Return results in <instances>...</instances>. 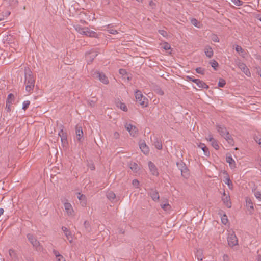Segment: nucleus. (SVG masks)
Returning a JSON list of instances; mask_svg holds the SVG:
<instances>
[{
    "label": "nucleus",
    "mask_w": 261,
    "mask_h": 261,
    "mask_svg": "<svg viewBox=\"0 0 261 261\" xmlns=\"http://www.w3.org/2000/svg\"><path fill=\"white\" fill-rule=\"evenodd\" d=\"M25 90L31 93L34 88L35 79L29 69H25Z\"/></svg>",
    "instance_id": "1"
},
{
    "label": "nucleus",
    "mask_w": 261,
    "mask_h": 261,
    "mask_svg": "<svg viewBox=\"0 0 261 261\" xmlns=\"http://www.w3.org/2000/svg\"><path fill=\"white\" fill-rule=\"evenodd\" d=\"M61 201L64 205V210L66 215L69 217H73L75 215V212L71 204L68 202L66 197H62Z\"/></svg>",
    "instance_id": "2"
},
{
    "label": "nucleus",
    "mask_w": 261,
    "mask_h": 261,
    "mask_svg": "<svg viewBox=\"0 0 261 261\" xmlns=\"http://www.w3.org/2000/svg\"><path fill=\"white\" fill-rule=\"evenodd\" d=\"M27 238L30 243L37 251H41L43 249L39 241L37 240L36 237L31 233H28L27 236Z\"/></svg>",
    "instance_id": "3"
},
{
    "label": "nucleus",
    "mask_w": 261,
    "mask_h": 261,
    "mask_svg": "<svg viewBox=\"0 0 261 261\" xmlns=\"http://www.w3.org/2000/svg\"><path fill=\"white\" fill-rule=\"evenodd\" d=\"M217 129L218 132L219 133L222 137H223L228 142H230L232 140V138L225 126L222 125H217Z\"/></svg>",
    "instance_id": "4"
},
{
    "label": "nucleus",
    "mask_w": 261,
    "mask_h": 261,
    "mask_svg": "<svg viewBox=\"0 0 261 261\" xmlns=\"http://www.w3.org/2000/svg\"><path fill=\"white\" fill-rule=\"evenodd\" d=\"M177 166L178 169L180 171L181 174L185 178H187L189 176V172L186 165L182 162L177 163Z\"/></svg>",
    "instance_id": "5"
},
{
    "label": "nucleus",
    "mask_w": 261,
    "mask_h": 261,
    "mask_svg": "<svg viewBox=\"0 0 261 261\" xmlns=\"http://www.w3.org/2000/svg\"><path fill=\"white\" fill-rule=\"evenodd\" d=\"M228 245L230 247H233L238 244V239L233 231H230L227 237Z\"/></svg>",
    "instance_id": "6"
},
{
    "label": "nucleus",
    "mask_w": 261,
    "mask_h": 261,
    "mask_svg": "<svg viewBox=\"0 0 261 261\" xmlns=\"http://www.w3.org/2000/svg\"><path fill=\"white\" fill-rule=\"evenodd\" d=\"M221 200L223 203V204L228 208H230L231 207V201L230 200V197L229 193H226L224 191L222 193V196L221 197Z\"/></svg>",
    "instance_id": "7"
},
{
    "label": "nucleus",
    "mask_w": 261,
    "mask_h": 261,
    "mask_svg": "<svg viewBox=\"0 0 261 261\" xmlns=\"http://www.w3.org/2000/svg\"><path fill=\"white\" fill-rule=\"evenodd\" d=\"M187 78L191 81L195 83L199 88L203 89H208V86L202 81L199 79H196L190 76H187Z\"/></svg>",
    "instance_id": "8"
},
{
    "label": "nucleus",
    "mask_w": 261,
    "mask_h": 261,
    "mask_svg": "<svg viewBox=\"0 0 261 261\" xmlns=\"http://www.w3.org/2000/svg\"><path fill=\"white\" fill-rule=\"evenodd\" d=\"M135 94L136 101L138 102L140 105L144 106L145 101L147 100V99L144 96H143L142 92L139 90H137L135 92Z\"/></svg>",
    "instance_id": "9"
},
{
    "label": "nucleus",
    "mask_w": 261,
    "mask_h": 261,
    "mask_svg": "<svg viewBox=\"0 0 261 261\" xmlns=\"http://www.w3.org/2000/svg\"><path fill=\"white\" fill-rule=\"evenodd\" d=\"M125 128L126 129V130L129 133L130 135L133 137H136L138 135V129L137 127L133 125L132 124L130 123H126L124 125Z\"/></svg>",
    "instance_id": "10"
},
{
    "label": "nucleus",
    "mask_w": 261,
    "mask_h": 261,
    "mask_svg": "<svg viewBox=\"0 0 261 261\" xmlns=\"http://www.w3.org/2000/svg\"><path fill=\"white\" fill-rule=\"evenodd\" d=\"M94 77L98 78L99 80L104 84H108L109 83V80L106 75L99 71L95 72L94 73Z\"/></svg>",
    "instance_id": "11"
},
{
    "label": "nucleus",
    "mask_w": 261,
    "mask_h": 261,
    "mask_svg": "<svg viewBox=\"0 0 261 261\" xmlns=\"http://www.w3.org/2000/svg\"><path fill=\"white\" fill-rule=\"evenodd\" d=\"M82 35L87 36L96 38L98 37V34L94 31H91L88 28H84Z\"/></svg>",
    "instance_id": "12"
},
{
    "label": "nucleus",
    "mask_w": 261,
    "mask_h": 261,
    "mask_svg": "<svg viewBox=\"0 0 261 261\" xmlns=\"http://www.w3.org/2000/svg\"><path fill=\"white\" fill-rule=\"evenodd\" d=\"M206 139L207 141L211 142V145L215 149L217 150L219 148V146L217 141L213 138L212 134H208L206 137Z\"/></svg>",
    "instance_id": "13"
},
{
    "label": "nucleus",
    "mask_w": 261,
    "mask_h": 261,
    "mask_svg": "<svg viewBox=\"0 0 261 261\" xmlns=\"http://www.w3.org/2000/svg\"><path fill=\"white\" fill-rule=\"evenodd\" d=\"M148 166L151 174L155 176H158L159 174V172L158 171V169L155 166V165L151 162L149 161L148 162Z\"/></svg>",
    "instance_id": "14"
},
{
    "label": "nucleus",
    "mask_w": 261,
    "mask_h": 261,
    "mask_svg": "<svg viewBox=\"0 0 261 261\" xmlns=\"http://www.w3.org/2000/svg\"><path fill=\"white\" fill-rule=\"evenodd\" d=\"M148 194L154 201H157L159 200L160 196L158 192L156 190L151 189L149 192Z\"/></svg>",
    "instance_id": "15"
},
{
    "label": "nucleus",
    "mask_w": 261,
    "mask_h": 261,
    "mask_svg": "<svg viewBox=\"0 0 261 261\" xmlns=\"http://www.w3.org/2000/svg\"><path fill=\"white\" fill-rule=\"evenodd\" d=\"M238 66L239 68L242 70V71L243 72L244 74H245L247 76H250V71L244 63H240L239 64Z\"/></svg>",
    "instance_id": "16"
},
{
    "label": "nucleus",
    "mask_w": 261,
    "mask_h": 261,
    "mask_svg": "<svg viewBox=\"0 0 261 261\" xmlns=\"http://www.w3.org/2000/svg\"><path fill=\"white\" fill-rule=\"evenodd\" d=\"M76 136L77 140L79 142H81L83 136V132L82 127L76 126Z\"/></svg>",
    "instance_id": "17"
},
{
    "label": "nucleus",
    "mask_w": 261,
    "mask_h": 261,
    "mask_svg": "<svg viewBox=\"0 0 261 261\" xmlns=\"http://www.w3.org/2000/svg\"><path fill=\"white\" fill-rule=\"evenodd\" d=\"M235 50L242 57L245 58L246 57L247 52L240 46L237 45L235 47Z\"/></svg>",
    "instance_id": "18"
},
{
    "label": "nucleus",
    "mask_w": 261,
    "mask_h": 261,
    "mask_svg": "<svg viewBox=\"0 0 261 261\" xmlns=\"http://www.w3.org/2000/svg\"><path fill=\"white\" fill-rule=\"evenodd\" d=\"M129 167L132 171L135 173H137L139 170L140 168L138 165L134 162H130L129 163Z\"/></svg>",
    "instance_id": "19"
},
{
    "label": "nucleus",
    "mask_w": 261,
    "mask_h": 261,
    "mask_svg": "<svg viewBox=\"0 0 261 261\" xmlns=\"http://www.w3.org/2000/svg\"><path fill=\"white\" fill-rule=\"evenodd\" d=\"M139 146L140 149L144 154H147L149 153V148L144 142L140 143Z\"/></svg>",
    "instance_id": "20"
},
{
    "label": "nucleus",
    "mask_w": 261,
    "mask_h": 261,
    "mask_svg": "<svg viewBox=\"0 0 261 261\" xmlns=\"http://www.w3.org/2000/svg\"><path fill=\"white\" fill-rule=\"evenodd\" d=\"M246 206L249 211H253L254 210L253 204L251 199L249 197L246 198Z\"/></svg>",
    "instance_id": "21"
},
{
    "label": "nucleus",
    "mask_w": 261,
    "mask_h": 261,
    "mask_svg": "<svg viewBox=\"0 0 261 261\" xmlns=\"http://www.w3.org/2000/svg\"><path fill=\"white\" fill-rule=\"evenodd\" d=\"M9 255L12 259H13L15 261H16L18 259V257L17 253L14 250L11 249H9Z\"/></svg>",
    "instance_id": "22"
},
{
    "label": "nucleus",
    "mask_w": 261,
    "mask_h": 261,
    "mask_svg": "<svg viewBox=\"0 0 261 261\" xmlns=\"http://www.w3.org/2000/svg\"><path fill=\"white\" fill-rule=\"evenodd\" d=\"M153 143H154V145L156 149H159V150L162 149V142H161V141L160 139H159L157 138H155Z\"/></svg>",
    "instance_id": "23"
},
{
    "label": "nucleus",
    "mask_w": 261,
    "mask_h": 261,
    "mask_svg": "<svg viewBox=\"0 0 261 261\" xmlns=\"http://www.w3.org/2000/svg\"><path fill=\"white\" fill-rule=\"evenodd\" d=\"M226 160L231 169H234L236 167L235 161L231 156H227Z\"/></svg>",
    "instance_id": "24"
},
{
    "label": "nucleus",
    "mask_w": 261,
    "mask_h": 261,
    "mask_svg": "<svg viewBox=\"0 0 261 261\" xmlns=\"http://www.w3.org/2000/svg\"><path fill=\"white\" fill-rule=\"evenodd\" d=\"M59 136L61 137V141L63 143H66L67 142V137L66 134L64 133L63 129H61L58 133Z\"/></svg>",
    "instance_id": "25"
},
{
    "label": "nucleus",
    "mask_w": 261,
    "mask_h": 261,
    "mask_svg": "<svg viewBox=\"0 0 261 261\" xmlns=\"http://www.w3.org/2000/svg\"><path fill=\"white\" fill-rule=\"evenodd\" d=\"M204 52L206 55V56L208 57L211 58L213 55V51L212 48L210 46H206L204 49Z\"/></svg>",
    "instance_id": "26"
},
{
    "label": "nucleus",
    "mask_w": 261,
    "mask_h": 261,
    "mask_svg": "<svg viewBox=\"0 0 261 261\" xmlns=\"http://www.w3.org/2000/svg\"><path fill=\"white\" fill-rule=\"evenodd\" d=\"M116 105L118 108H120L121 110L124 112H126L127 111V108L125 104L120 101H117Z\"/></svg>",
    "instance_id": "27"
},
{
    "label": "nucleus",
    "mask_w": 261,
    "mask_h": 261,
    "mask_svg": "<svg viewBox=\"0 0 261 261\" xmlns=\"http://www.w3.org/2000/svg\"><path fill=\"white\" fill-rule=\"evenodd\" d=\"M3 1L5 5L12 7L16 6L18 3L17 0H3Z\"/></svg>",
    "instance_id": "28"
},
{
    "label": "nucleus",
    "mask_w": 261,
    "mask_h": 261,
    "mask_svg": "<svg viewBox=\"0 0 261 261\" xmlns=\"http://www.w3.org/2000/svg\"><path fill=\"white\" fill-rule=\"evenodd\" d=\"M195 255L198 261H201L203 259V251L201 249H197Z\"/></svg>",
    "instance_id": "29"
},
{
    "label": "nucleus",
    "mask_w": 261,
    "mask_h": 261,
    "mask_svg": "<svg viewBox=\"0 0 261 261\" xmlns=\"http://www.w3.org/2000/svg\"><path fill=\"white\" fill-rule=\"evenodd\" d=\"M119 72L120 74L122 76V77L124 79H127L128 81L129 80V77L127 75V72L125 69H120L119 70Z\"/></svg>",
    "instance_id": "30"
},
{
    "label": "nucleus",
    "mask_w": 261,
    "mask_h": 261,
    "mask_svg": "<svg viewBox=\"0 0 261 261\" xmlns=\"http://www.w3.org/2000/svg\"><path fill=\"white\" fill-rule=\"evenodd\" d=\"M225 184H226L229 188L231 190L233 189V184L232 182L231 181L228 175H227V176L225 177V180H224Z\"/></svg>",
    "instance_id": "31"
},
{
    "label": "nucleus",
    "mask_w": 261,
    "mask_h": 261,
    "mask_svg": "<svg viewBox=\"0 0 261 261\" xmlns=\"http://www.w3.org/2000/svg\"><path fill=\"white\" fill-rule=\"evenodd\" d=\"M14 101V96L13 94L10 93L7 97L6 103L12 104Z\"/></svg>",
    "instance_id": "32"
},
{
    "label": "nucleus",
    "mask_w": 261,
    "mask_h": 261,
    "mask_svg": "<svg viewBox=\"0 0 261 261\" xmlns=\"http://www.w3.org/2000/svg\"><path fill=\"white\" fill-rule=\"evenodd\" d=\"M74 29L80 34L82 35L84 28L81 27L79 24H75L73 25Z\"/></svg>",
    "instance_id": "33"
},
{
    "label": "nucleus",
    "mask_w": 261,
    "mask_h": 261,
    "mask_svg": "<svg viewBox=\"0 0 261 261\" xmlns=\"http://www.w3.org/2000/svg\"><path fill=\"white\" fill-rule=\"evenodd\" d=\"M64 234L67 238V239L69 240V242L72 243L73 237L71 232L69 230L68 231L65 233Z\"/></svg>",
    "instance_id": "34"
},
{
    "label": "nucleus",
    "mask_w": 261,
    "mask_h": 261,
    "mask_svg": "<svg viewBox=\"0 0 261 261\" xmlns=\"http://www.w3.org/2000/svg\"><path fill=\"white\" fill-rule=\"evenodd\" d=\"M107 196V198L110 200H114L116 197L115 194L113 192H110L108 193Z\"/></svg>",
    "instance_id": "35"
},
{
    "label": "nucleus",
    "mask_w": 261,
    "mask_h": 261,
    "mask_svg": "<svg viewBox=\"0 0 261 261\" xmlns=\"http://www.w3.org/2000/svg\"><path fill=\"white\" fill-rule=\"evenodd\" d=\"M161 207L166 211H169L170 209V205L169 204L168 202L161 204Z\"/></svg>",
    "instance_id": "36"
},
{
    "label": "nucleus",
    "mask_w": 261,
    "mask_h": 261,
    "mask_svg": "<svg viewBox=\"0 0 261 261\" xmlns=\"http://www.w3.org/2000/svg\"><path fill=\"white\" fill-rule=\"evenodd\" d=\"M110 26H111V24H108L107 26V29H109L108 30V31L109 33L111 34H116L118 33L117 30H114V29H110Z\"/></svg>",
    "instance_id": "37"
},
{
    "label": "nucleus",
    "mask_w": 261,
    "mask_h": 261,
    "mask_svg": "<svg viewBox=\"0 0 261 261\" xmlns=\"http://www.w3.org/2000/svg\"><path fill=\"white\" fill-rule=\"evenodd\" d=\"M231 2L237 6H241L243 4V2L241 0H231Z\"/></svg>",
    "instance_id": "38"
},
{
    "label": "nucleus",
    "mask_w": 261,
    "mask_h": 261,
    "mask_svg": "<svg viewBox=\"0 0 261 261\" xmlns=\"http://www.w3.org/2000/svg\"><path fill=\"white\" fill-rule=\"evenodd\" d=\"M221 221H222V223L225 224V225H226L227 223V222H228V219H227V217L226 214H224L221 217Z\"/></svg>",
    "instance_id": "39"
},
{
    "label": "nucleus",
    "mask_w": 261,
    "mask_h": 261,
    "mask_svg": "<svg viewBox=\"0 0 261 261\" xmlns=\"http://www.w3.org/2000/svg\"><path fill=\"white\" fill-rule=\"evenodd\" d=\"M30 104V102L29 100L24 101L22 103V109L25 110Z\"/></svg>",
    "instance_id": "40"
},
{
    "label": "nucleus",
    "mask_w": 261,
    "mask_h": 261,
    "mask_svg": "<svg viewBox=\"0 0 261 261\" xmlns=\"http://www.w3.org/2000/svg\"><path fill=\"white\" fill-rule=\"evenodd\" d=\"M201 149L203 150L204 154L205 156H209L210 152L208 149L206 147V146H203Z\"/></svg>",
    "instance_id": "41"
},
{
    "label": "nucleus",
    "mask_w": 261,
    "mask_h": 261,
    "mask_svg": "<svg viewBox=\"0 0 261 261\" xmlns=\"http://www.w3.org/2000/svg\"><path fill=\"white\" fill-rule=\"evenodd\" d=\"M254 196L259 201H261V193L259 191L255 192L254 193Z\"/></svg>",
    "instance_id": "42"
},
{
    "label": "nucleus",
    "mask_w": 261,
    "mask_h": 261,
    "mask_svg": "<svg viewBox=\"0 0 261 261\" xmlns=\"http://www.w3.org/2000/svg\"><path fill=\"white\" fill-rule=\"evenodd\" d=\"M212 67L215 69H217V67L218 66V63L215 60H213L211 62Z\"/></svg>",
    "instance_id": "43"
},
{
    "label": "nucleus",
    "mask_w": 261,
    "mask_h": 261,
    "mask_svg": "<svg viewBox=\"0 0 261 261\" xmlns=\"http://www.w3.org/2000/svg\"><path fill=\"white\" fill-rule=\"evenodd\" d=\"M196 71L197 73L201 74H204V70L201 67H198L196 69Z\"/></svg>",
    "instance_id": "44"
},
{
    "label": "nucleus",
    "mask_w": 261,
    "mask_h": 261,
    "mask_svg": "<svg viewBox=\"0 0 261 261\" xmlns=\"http://www.w3.org/2000/svg\"><path fill=\"white\" fill-rule=\"evenodd\" d=\"M226 84L225 81L222 79L219 80L218 86L220 87H223Z\"/></svg>",
    "instance_id": "45"
},
{
    "label": "nucleus",
    "mask_w": 261,
    "mask_h": 261,
    "mask_svg": "<svg viewBox=\"0 0 261 261\" xmlns=\"http://www.w3.org/2000/svg\"><path fill=\"white\" fill-rule=\"evenodd\" d=\"M132 184L135 188H138L139 186V181L137 179H134Z\"/></svg>",
    "instance_id": "46"
},
{
    "label": "nucleus",
    "mask_w": 261,
    "mask_h": 261,
    "mask_svg": "<svg viewBox=\"0 0 261 261\" xmlns=\"http://www.w3.org/2000/svg\"><path fill=\"white\" fill-rule=\"evenodd\" d=\"M212 39L215 42H219V39L217 35L213 34L212 36Z\"/></svg>",
    "instance_id": "47"
},
{
    "label": "nucleus",
    "mask_w": 261,
    "mask_h": 261,
    "mask_svg": "<svg viewBox=\"0 0 261 261\" xmlns=\"http://www.w3.org/2000/svg\"><path fill=\"white\" fill-rule=\"evenodd\" d=\"M191 23L194 25L195 27H196L197 28H199V25H198V22L197 21V20L196 19H191Z\"/></svg>",
    "instance_id": "48"
},
{
    "label": "nucleus",
    "mask_w": 261,
    "mask_h": 261,
    "mask_svg": "<svg viewBox=\"0 0 261 261\" xmlns=\"http://www.w3.org/2000/svg\"><path fill=\"white\" fill-rule=\"evenodd\" d=\"M159 33L162 35L163 37H166L167 36V33L166 31L163 30H159Z\"/></svg>",
    "instance_id": "49"
},
{
    "label": "nucleus",
    "mask_w": 261,
    "mask_h": 261,
    "mask_svg": "<svg viewBox=\"0 0 261 261\" xmlns=\"http://www.w3.org/2000/svg\"><path fill=\"white\" fill-rule=\"evenodd\" d=\"M163 48L165 50H168V49H170L171 46L169 43H168L167 42H165L163 44Z\"/></svg>",
    "instance_id": "50"
},
{
    "label": "nucleus",
    "mask_w": 261,
    "mask_h": 261,
    "mask_svg": "<svg viewBox=\"0 0 261 261\" xmlns=\"http://www.w3.org/2000/svg\"><path fill=\"white\" fill-rule=\"evenodd\" d=\"M53 253H54V254L55 255L56 258L57 257H60V256L61 255V254H60V253L57 250H53Z\"/></svg>",
    "instance_id": "51"
},
{
    "label": "nucleus",
    "mask_w": 261,
    "mask_h": 261,
    "mask_svg": "<svg viewBox=\"0 0 261 261\" xmlns=\"http://www.w3.org/2000/svg\"><path fill=\"white\" fill-rule=\"evenodd\" d=\"M12 104L6 103V109L8 112H10L11 111V107Z\"/></svg>",
    "instance_id": "52"
},
{
    "label": "nucleus",
    "mask_w": 261,
    "mask_h": 261,
    "mask_svg": "<svg viewBox=\"0 0 261 261\" xmlns=\"http://www.w3.org/2000/svg\"><path fill=\"white\" fill-rule=\"evenodd\" d=\"M60 257H57V261H66L65 258L61 255Z\"/></svg>",
    "instance_id": "53"
},
{
    "label": "nucleus",
    "mask_w": 261,
    "mask_h": 261,
    "mask_svg": "<svg viewBox=\"0 0 261 261\" xmlns=\"http://www.w3.org/2000/svg\"><path fill=\"white\" fill-rule=\"evenodd\" d=\"M78 198L79 200H84L85 199V196L83 195V194H81L80 193H79L78 194Z\"/></svg>",
    "instance_id": "54"
},
{
    "label": "nucleus",
    "mask_w": 261,
    "mask_h": 261,
    "mask_svg": "<svg viewBox=\"0 0 261 261\" xmlns=\"http://www.w3.org/2000/svg\"><path fill=\"white\" fill-rule=\"evenodd\" d=\"M196 144L197 145V146L200 149H202L203 146H205V145L204 143L200 142L197 143Z\"/></svg>",
    "instance_id": "55"
},
{
    "label": "nucleus",
    "mask_w": 261,
    "mask_h": 261,
    "mask_svg": "<svg viewBox=\"0 0 261 261\" xmlns=\"http://www.w3.org/2000/svg\"><path fill=\"white\" fill-rule=\"evenodd\" d=\"M6 37L7 38L6 39V41H8V43H11V42H10V39H11V38L12 37V36H11L10 35H7V36H5V37H4V38H6Z\"/></svg>",
    "instance_id": "56"
},
{
    "label": "nucleus",
    "mask_w": 261,
    "mask_h": 261,
    "mask_svg": "<svg viewBox=\"0 0 261 261\" xmlns=\"http://www.w3.org/2000/svg\"><path fill=\"white\" fill-rule=\"evenodd\" d=\"M62 230L63 231L64 233H66V232L68 231L69 230L66 228V227L62 226Z\"/></svg>",
    "instance_id": "57"
},
{
    "label": "nucleus",
    "mask_w": 261,
    "mask_h": 261,
    "mask_svg": "<svg viewBox=\"0 0 261 261\" xmlns=\"http://www.w3.org/2000/svg\"><path fill=\"white\" fill-rule=\"evenodd\" d=\"M114 137L116 139L118 138L119 137V134L118 132H115L114 134Z\"/></svg>",
    "instance_id": "58"
},
{
    "label": "nucleus",
    "mask_w": 261,
    "mask_h": 261,
    "mask_svg": "<svg viewBox=\"0 0 261 261\" xmlns=\"http://www.w3.org/2000/svg\"><path fill=\"white\" fill-rule=\"evenodd\" d=\"M89 168L91 170H94V169H95V167H94V164H91V165H89Z\"/></svg>",
    "instance_id": "59"
},
{
    "label": "nucleus",
    "mask_w": 261,
    "mask_h": 261,
    "mask_svg": "<svg viewBox=\"0 0 261 261\" xmlns=\"http://www.w3.org/2000/svg\"><path fill=\"white\" fill-rule=\"evenodd\" d=\"M95 101H94L93 100H91V101L89 102V104L91 106H94V104H95Z\"/></svg>",
    "instance_id": "60"
},
{
    "label": "nucleus",
    "mask_w": 261,
    "mask_h": 261,
    "mask_svg": "<svg viewBox=\"0 0 261 261\" xmlns=\"http://www.w3.org/2000/svg\"><path fill=\"white\" fill-rule=\"evenodd\" d=\"M4 211L3 208H0V216L3 214Z\"/></svg>",
    "instance_id": "61"
},
{
    "label": "nucleus",
    "mask_w": 261,
    "mask_h": 261,
    "mask_svg": "<svg viewBox=\"0 0 261 261\" xmlns=\"http://www.w3.org/2000/svg\"><path fill=\"white\" fill-rule=\"evenodd\" d=\"M256 142L259 145H261V138H259L258 140H256Z\"/></svg>",
    "instance_id": "62"
},
{
    "label": "nucleus",
    "mask_w": 261,
    "mask_h": 261,
    "mask_svg": "<svg viewBox=\"0 0 261 261\" xmlns=\"http://www.w3.org/2000/svg\"><path fill=\"white\" fill-rule=\"evenodd\" d=\"M257 261H261V255H259L257 256Z\"/></svg>",
    "instance_id": "63"
},
{
    "label": "nucleus",
    "mask_w": 261,
    "mask_h": 261,
    "mask_svg": "<svg viewBox=\"0 0 261 261\" xmlns=\"http://www.w3.org/2000/svg\"><path fill=\"white\" fill-rule=\"evenodd\" d=\"M257 18L261 21V15H258L257 16Z\"/></svg>",
    "instance_id": "64"
}]
</instances>
